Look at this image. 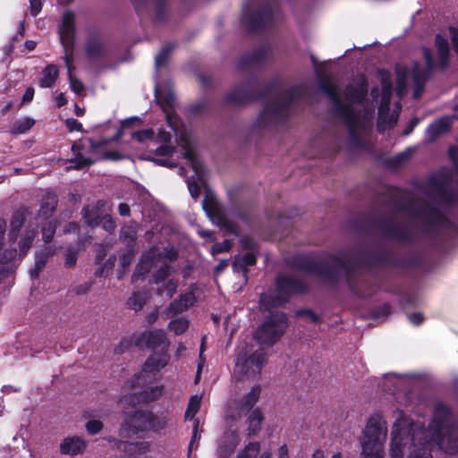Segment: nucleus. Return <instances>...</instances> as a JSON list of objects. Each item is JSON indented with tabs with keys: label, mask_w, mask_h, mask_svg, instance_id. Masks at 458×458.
<instances>
[{
	"label": "nucleus",
	"mask_w": 458,
	"mask_h": 458,
	"mask_svg": "<svg viewBox=\"0 0 458 458\" xmlns=\"http://www.w3.org/2000/svg\"><path fill=\"white\" fill-rule=\"evenodd\" d=\"M422 53L426 63V68L415 67L412 72V80L414 84H420V87L421 85H425L432 72L435 70H437L431 50L428 47H424Z\"/></svg>",
	"instance_id": "4be33fe9"
},
{
	"label": "nucleus",
	"mask_w": 458,
	"mask_h": 458,
	"mask_svg": "<svg viewBox=\"0 0 458 458\" xmlns=\"http://www.w3.org/2000/svg\"><path fill=\"white\" fill-rule=\"evenodd\" d=\"M242 250L248 252L259 253V246L258 242L250 236L244 235L240 240Z\"/></svg>",
	"instance_id": "69168bd1"
},
{
	"label": "nucleus",
	"mask_w": 458,
	"mask_h": 458,
	"mask_svg": "<svg viewBox=\"0 0 458 458\" xmlns=\"http://www.w3.org/2000/svg\"><path fill=\"white\" fill-rule=\"evenodd\" d=\"M301 86H293L282 92L283 98L279 100L280 104L290 113V108L294 101L302 96Z\"/></svg>",
	"instance_id": "e433bc0d"
},
{
	"label": "nucleus",
	"mask_w": 458,
	"mask_h": 458,
	"mask_svg": "<svg viewBox=\"0 0 458 458\" xmlns=\"http://www.w3.org/2000/svg\"><path fill=\"white\" fill-rule=\"evenodd\" d=\"M55 253V248L51 245H47L38 250L35 254V263L45 268L48 259Z\"/></svg>",
	"instance_id": "09e8293b"
},
{
	"label": "nucleus",
	"mask_w": 458,
	"mask_h": 458,
	"mask_svg": "<svg viewBox=\"0 0 458 458\" xmlns=\"http://www.w3.org/2000/svg\"><path fill=\"white\" fill-rule=\"evenodd\" d=\"M56 231V225L50 221L42 227V239L46 243H50L54 239Z\"/></svg>",
	"instance_id": "774afa93"
},
{
	"label": "nucleus",
	"mask_w": 458,
	"mask_h": 458,
	"mask_svg": "<svg viewBox=\"0 0 458 458\" xmlns=\"http://www.w3.org/2000/svg\"><path fill=\"white\" fill-rule=\"evenodd\" d=\"M134 344L140 348H147L152 351L161 348L160 353H165L168 356L169 342L162 329H150L141 332L135 339ZM153 354H159V352H154Z\"/></svg>",
	"instance_id": "dca6fc26"
},
{
	"label": "nucleus",
	"mask_w": 458,
	"mask_h": 458,
	"mask_svg": "<svg viewBox=\"0 0 458 458\" xmlns=\"http://www.w3.org/2000/svg\"><path fill=\"white\" fill-rule=\"evenodd\" d=\"M288 264L293 269L317 276L332 284H336L340 280L338 267L329 259L328 261L317 262L309 254L298 253L290 259Z\"/></svg>",
	"instance_id": "423d86ee"
},
{
	"label": "nucleus",
	"mask_w": 458,
	"mask_h": 458,
	"mask_svg": "<svg viewBox=\"0 0 458 458\" xmlns=\"http://www.w3.org/2000/svg\"><path fill=\"white\" fill-rule=\"evenodd\" d=\"M120 238L127 247H132L137 240V226L135 225L123 226L120 231Z\"/></svg>",
	"instance_id": "49530a36"
},
{
	"label": "nucleus",
	"mask_w": 458,
	"mask_h": 458,
	"mask_svg": "<svg viewBox=\"0 0 458 458\" xmlns=\"http://www.w3.org/2000/svg\"><path fill=\"white\" fill-rule=\"evenodd\" d=\"M259 253L246 252L242 255L235 256L233 261V269L236 273H242L244 276H247L249 272L248 267H253L257 264V257Z\"/></svg>",
	"instance_id": "c85d7f7f"
},
{
	"label": "nucleus",
	"mask_w": 458,
	"mask_h": 458,
	"mask_svg": "<svg viewBox=\"0 0 458 458\" xmlns=\"http://www.w3.org/2000/svg\"><path fill=\"white\" fill-rule=\"evenodd\" d=\"M279 88V81L273 79L261 86L257 76L248 81L235 85L224 98L225 106H243L253 101H260L273 96Z\"/></svg>",
	"instance_id": "39448f33"
},
{
	"label": "nucleus",
	"mask_w": 458,
	"mask_h": 458,
	"mask_svg": "<svg viewBox=\"0 0 458 458\" xmlns=\"http://www.w3.org/2000/svg\"><path fill=\"white\" fill-rule=\"evenodd\" d=\"M269 47L262 46L251 52L244 54L237 63V70L241 72H249L259 67L266 60Z\"/></svg>",
	"instance_id": "412c9836"
},
{
	"label": "nucleus",
	"mask_w": 458,
	"mask_h": 458,
	"mask_svg": "<svg viewBox=\"0 0 458 458\" xmlns=\"http://www.w3.org/2000/svg\"><path fill=\"white\" fill-rule=\"evenodd\" d=\"M81 216L85 224L90 228H96L101 224L102 213L91 205H86L81 209Z\"/></svg>",
	"instance_id": "72a5a7b5"
},
{
	"label": "nucleus",
	"mask_w": 458,
	"mask_h": 458,
	"mask_svg": "<svg viewBox=\"0 0 458 458\" xmlns=\"http://www.w3.org/2000/svg\"><path fill=\"white\" fill-rule=\"evenodd\" d=\"M58 203L57 197L52 193H46L40 205V212L44 216H51L56 209Z\"/></svg>",
	"instance_id": "ea45409f"
},
{
	"label": "nucleus",
	"mask_w": 458,
	"mask_h": 458,
	"mask_svg": "<svg viewBox=\"0 0 458 458\" xmlns=\"http://www.w3.org/2000/svg\"><path fill=\"white\" fill-rule=\"evenodd\" d=\"M168 360L169 356L165 353L151 354L143 364L142 370L129 381L131 388H140V391L123 396L120 403L132 405L157 400L163 394V386H154L153 381L156 374L167 365Z\"/></svg>",
	"instance_id": "f257e3e1"
},
{
	"label": "nucleus",
	"mask_w": 458,
	"mask_h": 458,
	"mask_svg": "<svg viewBox=\"0 0 458 458\" xmlns=\"http://www.w3.org/2000/svg\"><path fill=\"white\" fill-rule=\"evenodd\" d=\"M36 237L34 230H26L24 235L19 242V256L23 259L29 252Z\"/></svg>",
	"instance_id": "c03bdc74"
},
{
	"label": "nucleus",
	"mask_w": 458,
	"mask_h": 458,
	"mask_svg": "<svg viewBox=\"0 0 458 458\" xmlns=\"http://www.w3.org/2000/svg\"><path fill=\"white\" fill-rule=\"evenodd\" d=\"M290 120V113L280 104L279 100H269L259 113L256 125L266 129L272 124H285Z\"/></svg>",
	"instance_id": "2eb2a0df"
},
{
	"label": "nucleus",
	"mask_w": 458,
	"mask_h": 458,
	"mask_svg": "<svg viewBox=\"0 0 458 458\" xmlns=\"http://www.w3.org/2000/svg\"><path fill=\"white\" fill-rule=\"evenodd\" d=\"M411 428L398 429L394 428L392 431V439L390 445V456L391 458H403V449L414 445L415 436L411 433Z\"/></svg>",
	"instance_id": "6ab92c4d"
},
{
	"label": "nucleus",
	"mask_w": 458,
	"mask_h": 458,
	"mask_svg": "<svg viewBox=\"0 0 458 458\" xmlns=\"http://www.w3.org/2000/svg\"><path fill=\"white\" fill-rule=\"evenodd\" d=\"M123 408V419L119 428V437L131 438L139 433L146 431L160 432L167 426L165 418H160L150 410H143L137 404L128 405L120 403Z\"/></svg>",
	"instance_id": "f03ea898"
},
{
	"label": "nucleus",
	"mask_w": 458,
	"mask_h": 458,
	"mask_svg": "<svg viewBox=\"0 0 458 458\" xmlns=\"http://www.w3.org/2000/svg\"><path fill=\"white\" fill-rule=\"evenodd\" d=\"M385 438L386 432L383 431L378 420L373 417L369 418L360 441L363 458H382L381 446Z\"/></svg>",
	"instance_id": "f8f14e48"
},
{
	"label": "nucleus",
	"mask_w": 458,
	"mask_h": 458,
	"mask_svg": "<svg viewBox=\"0 0 458 458\" xmlns=\"http://www.w3.org/2000/svg\"><path fill=\"white\" fill-rule=\"evenodd\" d=\"M335 116L345 124L350 138V144L357 148H363L364 143L358 133L360 113L352 106Z\"/></svg>",
	"instance_id": "a211bd4d"
},
{
	"label": "nucleus",
	"mask_w": 458,
	"mask_h": 458,
	"mask_svg": "<svg viewBox=\"0 0 458 458\" xmlns=\"http://www.w3.org/2000/svg\"><path fill=\"white\" fill-rule=\"evenodd\" d=\"M411 153L408 151L401 152L394 157L386 158L384 161L385 165L389 169H398L405 165L409 160Z\"/></svg>",
	"instance_id": "de8ad7c7"
},
{
	"label": "nucleus",
	"mask_w": 458,
	"mask_h": 458,
	"mask_svg": "<svg viewBox=\"0 0 458 458\" xmlns=\"http://www.w3.org/2000/svg\"><path fill=\"white\" fill-rule=\"evenodd\" d=\"M168 19V12L166 7V0H156V16L157 22H165Z\"/></svg>",
	"instance_id": "bf43d9fd"
},
{
	"label": "nucleus",
	"mask_w": 458,
	"mask_h": 458,
	"mask_svg": "<svg viewBox=\"0 0 458 458\" xmlns=\"http://www.w3.org/2000/svg\"><path fill=\"white\" fill-rule=\"evenodd\" d=\"M260 450L259 442H250L245 445L236 458H256Z\"/></svg>",
	"instance_id": "4d7b16f0"
},
{
	"label": "nucleus",
	"mask_w": 458,
	"mask_h": 458,
	"mask_svg": "<svg viewBox=\"0 0 458 458\" xmlns=\"http://www.w3.org/2000/svg\"><path fill=\"white\" fill-rule=\"evenodd\" d=\"M123 130L122 127L118 129V131L115 132V134L110 138L101 140H94L93 139L88 138L89 146V152L90 153H96L98 148L107 146L109 143L113 141H116L120 140L123 137Z\"/></svg>",
	"instance_id": "a18cd8bd"
},
{
	"label": "nucleus",
	"mask_w": 458,
	"mask_h": 458,
	"mask_svg": "<svg viewBox=\"0 0 458 458\" xmlns=\"http://www.w3.org/2000/svg\"><path fill=\"white\" fill-rule=\"evenodd\" d=\"M266 353L262 349L257 350L248 357L239 355L237 365L241 367V372L246 377L259 376L262 367L266 363Z\"/></svg>",
	"instance_id": "f3484780"
},
{
	"label": "nucleus",
	"mask_w": 458,
	"mask_h": 458,
	"mask_svg": "<svg viewBox=\"0 0 458 458\" xmlns=\"http://www.w3.org/2000/svg\"><path fill=\"white\" fill-rule=\"evenodd\" d=\"M352 263L368 269L378 267H392L401 270L420 269L424 266V258L413 250L395 256L391 250L384 248L377 251L357 256L353 258Z\"/></svg>",
	"instance_id": "7ed1b4c3"
},
{
	"label": "nucleus",
	"mask_w": 458,
	"mask_h": 458,
	"mask_svg": "<svg viewBox=\"0 0 458 458\" xmlns=\"http://www.w3.org/2000/svg\"><path fill=\"white\" fill-rule=\"evenodd\" d=\"M288 318L283 311H270L254 333V339L261 345L273 346L284 335Z\"/></svg>",
	"instance_id": "1a4fd4ad"
},
{
	"label": "nucleus",
	"mask_w": 458,
	"mask_h": 458,
	"mask_svg": "<svg viewBox=\"0 0 458 458\" xmlns=\"http://www.w3.org/2000/svg\"><path fill=\"white\" fill-rule=\"evenodd\" d=\"M175 45L174 43H166L160 49L159 53L156 56V66L161 68L167 63L168 57L174 50Z\"/></svg>",
	"instance_id": "603ef678"
},
{
	"label": "nucleus",
	"mask_w": 458,
	"mask_h": 458,
	"mask_svg": "<svg viewBox=\"0 0 458 458\" xmlns=\"http://www.w3.org/2000/svg\"><path fill=\"white\" fill-rule=\"evenodd\" d=\"M260 302L264 306L267 310H269L273 308L282 307L285 305L287 302H283L282 300L278 299V293H275V295H267L262 296L260 298Z\"/></svg>",
	"instance_id": "13d9d810"
},
{
	"label": "nucleus",
	"mask_w": 458,
	"mask_h": 458,
	"mask_svg": "<svg viewBox=\"0 0 458 458\" xmlns=\"http://www.w3.org/2000/svg\"><path fill=\"white\" fill-rule=\"evenodd\" d=\"M70 163L72 164L71 166L72 168L75 170H81L91 166L95 161L89 157H83V155H78L74 156V157L70 160Z\"/></svg>",
	"instance_id": "680f3d73"
},
{
	"label": "nucleus",
	"mask_w": 458,
	"mask_h": 458,
	"mask_svg": "<svg viewBox=\"0 0 458 458\" xmlns=\"http://www.w3.org/2000/svg\"><path fill=\"white\" fill-rule=\"evenodd\" d=\"M356 228L359 231L367 232L373 226H377L382 235L393 240H399L406 243L415 242L414 233L406 227L394 223L392 219L383 223L381 219L371 217H360L355 221Z\"/></svg>",
	"instance_id": "9d476101"
},
{
	"label": "nucleus",
	"mask_w": 458,
	"mask_h": 458,
	"mask_svg": "<svg viewBox=\"0 0 458 458\" xmlns=\"http://www.w3.org/2000/svg\"><path fill=\"white\" fill-rule=\"evenodd\" d=\"M86 442L80 437H68L60 444V453L66 455H78L83 454Z\"/></svg>",
	"instance_id": "cd10ccee"
},
{
	"label": "nucleus",
	"mask_w": 458,
	"mask_h": 458,
	"mask_svg": "<svg viewBox=\"0 0 458 458\" xmlns=\"http://www.w3.org/2000/svg\"><path fill=\"white\" fill-rule=\"evenodd\" d=\"M414 449L408 455V458H432L431 450L429 448L430 442L424 439L420 446L413 445Z\"/></svg>",
	"instance_id": "3c124183"
},
{
	"label": "nucleus",
	"mask_w": 458,
	"mask_h": 458,
	"mask_svg": "<svg viewBox=\"0 0 458 458\" xmlns=\"http://www.w3.org/2000/svg\"><path fill=\"white\" fill-rule=\"evenodd\" d=\"M396 208L400 211L411 212L414 217L422 220V230L426 234H431L439 228H451L453 222L437 206L431 203H425L420 208L406 206L403 201H398Z\"/></svg>",
	"instance_id": "0eeeda50"
},
{
	"label": "nucleus",
	"mask_w": 458,
	"mask_h": 458,
	"mask_svg": "<svg viewBox=\"0 0 458 458\" xmlns=\"http://www.w3.org/2000/svg\"><path fill=\"white\" fill-rule=\"evenodd\" d=\"M60 31L75 32V17L71 11L64 13Z\"/></svg>",
	"instance_id": "052dcab7"
},
{
	"label": "nucleus",
	"mask_w": 458,
	"mask_h": 458,
	"mask_svg": "<svg viewBox=\"0 0 458 458\" xmlns=\"http://www.w3.org/2000/svg\"><path fill=\"white\" fill-rule=\"evenodd\" d=\"M177 281H175L174 279H170L166 282V284L164 286L157 288V294L162 295L165 292L166 296L169 299H172L177 291Z\"/></svg>",
	"instance_id": "0e129e2a"
},
{
	"label": "nucleus",
	"mask_w": 458,
	"mask_h": 458,
	"mask_svg": "<svg viewBox=\"0 0 458 458\" xmlns=\"http://www.w3.org/2000/svg\"><path fill=\"white\" fill-rule=\"evenodd\" d=\"M85 54L90 61H98L107 56L105 44L97 35L88 37L84 46Z\"/></svg>",
	"instance_id": "b1692460"
},
{
	"label": "nucleus",
	"mask_w": 458,
	"mask_h": 458,
	"mask_svg": "<svg viewBox=\"0 0 458 458\" xmlns=\"http://www.w3.org/2000/svg\"><path fill=\"white\" fill-rule=\"evenodd\" d=\"M318 76V88L332 101L333 112L335 115L352 106L351 104H345L342 101L337 86L328 77Z\"/></svg>",
	"instance_id": "aec40b11"
},
{
	"label": "nucleus",
	"mask_w": 458,
	"mask_h": 458,
	"mask_svg": "<svg viewBox=\"0 0 458 458\" xmlns=\"http://www.w3.org/2000/svg\"><path fill=\"white\" fill-rule=\"evenodd\" d=\"M240 443V438L236 431L225 434L220 440L217 447V454L220 458H228L234 453Z\"/></svg>",
	"instance_id": "bb28decb"
},
{
	"label": "nucleus",
	"mask_w": 458,
	"mask_h": 458,
	"mask_svg": "<svg viewBox=\"0 0 458 458\" xmlns=\"http://www.w3.org/2000/svg\"><path fill=\"white\" fill-rule=\"evenodd\" d=\"M123 450L129 456L135 458L137 455L147 454L150 450V444L146 441L142 442H125Z\"/></svg>",
	"instance_id": "58836bf2"
},
{
	"label": "nucleus",
	"mask_w": 458,
	"mask_h": 458,
	"mask_svg": "<svg viewBox=\"0 0 458 458\" xmlns=\"http://www.w3.org/2000/svg\"><path fill=\"white\" fill-rule=\"evenodd\" d=\"M309 291L308 284L298 276L278 273L275 277V293L283 302H289L292 297L306 294Z\"/></svg>",
	"instance_id": "ddd939ff"
},
{
	"label": "nucleus",
	"mask_w": 458,
	"mask_h": 458,
	"mask_svg": "<svg viewBox=\"0 0 458 458\" xmlns=\"http://www.w3.org/2000/svg\"><path fill=\"white\" fill-rule=\"evenodd\" d=\"M35 124V121L32 118L25 117L16 121L10 130V132L13 135L26 133Z\"/></svg>",
	"instance_id": "8fccbe9b"
},
{
	"label": "nucleus",
	"mask_w": 458,
	"mask_h": 458,
	"mask_svg": "<svg viewBox=\"0 0 458 458\" xmlns=\"http://www.w3.org/2000/svg\"><path fill=\"white\" fill-rule=\"evenodd\" d=\"M168 328L176 335H182L189 328V320L185 318L173 319L169 322Z\"/></svg>",
	"instance_id": "6e6d98bb"
},
{
	"label": "nucleus",
	"mask_w": 458,
	"mask_h": 458,
	"mask_svg": "<svg viewBox=\"0 0 458 458\" xmlns=\"http://www.w3.org/2000/svg\"><path fill=\"white\" fill-rule=\"evenodd\" d=\"M201 404V398L198 395H192L188 403L185 417H194L199 411Z\"/></svg>",
	"instance_id": "338daca9"
},
{
	"label": "nucleus",
	"mask_w": 458,
	"mask_h": 458,
	"mask_svg": "<svg viewBox=\"0 0 458 458\" xmlns=\"http://www.w3.org/2000/svg\"><path fill=\"white\" fill-rule=\"evenodd\" d=\"M380 73L383 75L381 80L382 84V98L381 106L379 108V121L382 119V110L386 106L389 110L390 99L392 97V83L390 81V74L387 71L381 70Z\"/></svg>",
	"instance_id": "2f4dec72"
},
{
	"label": "nucleus",
	"mask_w": 458,
	"mask_h": 458,
	"mask_svg": "<svg viewBox=\"0 0 458 458\" xmlns=\"http://www.w3.org/2000/svg\"><path fill=\"white\" fill-rule=\"evenodd\" d=\"M368 96V81L362 77L355 85H348L345 89V99L350 101L349 104L360 105L364 102Z\"/></svg>",
	"instance_id": "393cba45"
},
{
	"label": "nucleus",
	"mask_w": 458,
	"mask_h": 458,
	"mask_svg": "<svg viewBox=\"0 0 458 458\" xmlns=\"http://www.w3.org/2000/svg\"><path fill=\"white\" fill-rule=\"evenodd\" d=\"M276 11L277 6L270 3L260 4L252 13H249L246 7L242 12L241 22L250 33L264 31L273 25Z\"/></svg>",
	"instance_id": "9b49d317"
},
{
	"label": "nucleus",
	"mask_w": 458,
	"mask_h": 458,
	"mask_svg": "<svg viewBox=\"0 0 458 458\" xmlns=\"http://www.w3.org/2000/svg\"><path fill=\"white\" fill-rule=\"evenodd\" d=\"M264 420L263 414L259 409H255L248 416V436H256L261 429V424Z\"/></svg>",
	"instance_id": "4c0bfd02"
},
{
	"label": "nucleus",
	"mask_w": 458,
	"mask_h": 458,
	"mask_svg": "<svg viewBox=\"0 0 458 458\" xmlns=\"http://www.w3.org/2000/svg\"><path fill=\"white\" fill-rule=\"evenodd\" d=\"M261 388L259 386H254L250 391L246 394L240 401V406L242 411L250 410L259 401Z\"/></svg>",
	"instance_id": "a19ab883"
},
{
	"label": "nucleus",
	"mask_w": 458,
	"mask_h": 458,
	"mask_svg": "<svg viewBox=\"0 0 458 458\" xmlns=\"http://www.w3.org/2000/svg\"><path fill=\"white\" fill-rule=\"evenodd\" d=\"M429 185L435 188L438 192V203L443 207L458 206V191L446 189L445 183L437 178H430Z\"/></svg>",
	"instance_id": "5701e85b"
},
{
	"label": "nucleus",
	"mask_w": 458,
	"mask_h": 458,
	"mask_svg": "<svg viewBox=\"0 0 458 458\" xmlns=\"http://www.w3.org/2000/svg\"><path fill=\"white\" fill-rule=\"evenodd\" d=\"M60 41L64 48V56H72L73 58V49L75 43V32L59 31Z\"/></svg>",
	"instance_id": "37998d69"
},
{
	"label": "nucleus",
	"mask_w": 458,
	"mask_h": 458,
	"mask_svg": "<svg viewBox=\"0 0 458 458\" xmlns=\"http://www.w3.org/2000/svg\"><path fill=\"white\" fill-rule=\"evenodd\" d=\"M329 259L338 267L340 276L344 274L348 288L352 293L360 298H369L375 292V287L370 282L361 277L357 270L360 267L347 261L337 254H329Z\"/></svg>",
	"instance_id": "6e6552de"
},
{
	"label": "nucleus",
	"mask_w": 458,
	"mask_h": 458,
	"mask_svg": "<svg viewBox=\"0 0 458 458\" xmlns=\"http://www.w3.org/2000/svg\"><path fill=\"white\" fill-rule=\"evenodd\" d=\"M30 214V212L28 207H20L12 215L10 227L21 231L23 225H25L27 216Z\"/></svg>",
	"instance_id": "79ce46f5"
},
{
	"label": "nucleus",
	"mask_w": 458,
	"mask_h": 458,
	"mask_svg": "<svg viewBox=\"0 0 458 458\" xmlns=\"http://www.w3.org/2000/svg\"><path fill=\"white\" fill-rule=\"evenodd\" d=\"M146 303L144 296L140 293H134L127 301L130 309L139 311L142 310Z\"/></svg>",
	"instance_id": "e2e57ef3"
},
{
	"label": "nucleus",
	"mask_w": 458,
	"mask_h": 458,
	"mask_svg": "<svg viewBox=\"0 0 458 458\" xmlns=\"http://www.w3.org/2000/svg\"><path fill=\"white\" fill-rule=\"evenodd\" d=\"M171 272V266L165 264L164 266L159 267L155 273H153L151 279L149 280V283L154 284H159L160 283L165 282L170 276Z\"/></svg>",
	"instance_id": "864d4df0"
},
{
	"label": "nucleus",
	"mask_w": 458,
	"mask_h": 458,
	"mask_svg": "<svg viewBox=\"0 0 458 458\" xmlns=\"http://www.w3.org/2000/svg\"><path fill=\"white\" fill-rule=\"evenodd\" d=\"M435 45L439 58L437 64H436L437 68L439 71H445L450 64V47L448 40L441 34H437Z\"/></svg>",
	"instance_id": "a878e982"
},
{
	"label": "nucleus",
	"mask_w": 458,
	"mask_h": 458,
	"mask_svg": "<svg viewBox=\"0 0 458 458\" xmlns=\"http://www.w3.org/2000/svg\"><path fill=\"white\" fill-rule=\"evenodd\" d=\"M432 427L434 437L440 448L450 454L458 452V428L452 420V410L444 403H437L434 407Z\"/></svg>",
	"instance_id": "20e7f679"
},
{
	"label": "nucleus",
	"mask_w": 458,
	"mask_h": 458,
	"mask_svg": "<svg viewBox=\"0 0 458 458\" xmlns=\"http://www.w3.org/2000/svg\"><path fill=\"white\" fill-rule=\"evenodd\" d=\"M64 61L68 72L70 88L75 94L80 95L84 91L85 86L81 81L72 75V72L75 69L73 65V58L72 56H65L64 57Z\"/></svg>",
	"instance_id": "f704fd0d"
},
{
	"label": "nucleus",
	"mask_w": 458,
	"mask_h": 458,
	"mask_svg": "<svg viewBox=\"0 0 458 458\" xmlns=\"http://www.w3.org/2000/svg\"><path fill=\"white\" fill-rule=\"evenodd\" d=\"M451 129V122L448 117L444 116L432 122L427 128V136L429 141H435L441 135L448 132Z\"/></svg>",
	"instance_id": "c756f323"
},
{
	"label": "nucleus",
	"mask_w": 458,
	"mask_h": 458,
	"mask_svg": "<svg viewBox=\"0 0 458 458\" xmlns=\"http://www.w3.org/2000/svg\"><path fill=\"white\" fill-rule=\"evenodd\" d=\"M59 75V69L54 64H47L42 71V77L39 80L41 88H51L56 81Z\"/></svg>",
	"instance_id": "c9c22d12"
},
{
	"label": "nucleus",
	"mask_w": 458,
	"mask_h": 458,
	"mask_svg": "<svg viewBox=\"0 0 458 458\" xmlns=\"http://www.w3.org/2000/svg\"><path fill=\"white\" fill-rule=\"evenodd\" d=\"M155 260L153 251H148L141 255L140 263L137 265L135 272L132 275L133 280H138L140 276H144L150 272Z\"/></svg>",
	"instance_id": "473e14b6"
},
{
	"label": "nucleus",
	"mask_w": 458,
	"mask_h": 458,
	"mask_svg": "<svg viewBox=\"0 0 458 458\" xmlns=\"http://www.w3.org/2000/svg\"><path fill=\"white\" fill-rule=\"evenodd\" d=\"M157 103L165 114L166 121L170 124L174 114L175 96L173 91L166 90L157 94Z\"/></svg>",
	"instance_id": "7c9ffc66"
},
{
	"label": "nucleus",
	"mask_w": 458,
	"mask_h": 458,
	"mask_svg": "<svg viewBox=\"0 0 458 458\" xmlns=\"http://www.w3.org/2000/svg\"><path fill=\"white\" fill-rule=\"evenodd\" d=\"M208 107L207 100H201L189 105L185 109V114L188 117H197L200 115Z\"/></svg>",
	"instance_id": "5fc2aeb1"
},
{
	"label": "nucleus",
	"mask_w": 458,
	"mask_h": 458,
	"mask_svg": "<svg viewBox=\"0 0 458 458\" xmlns=\"http://www.w3.org/2000/svg\"><path fill=\"white\" fill-rule=\"evenodd\" d=\"M202 205L206 214L221 230L233 235L239 234L238 225L227 217L224 208L212 196L206 194Z\"/></svg>",
	"instance_id": "4468645a"
}]
</instances>
